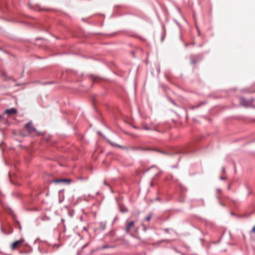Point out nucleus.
Here are the masks:
<instances>
[{"instance_id":"nucleus-1","label":"nucleus","mask_w":255,"mask_h":255,"mask_svg":"<svg viewBox=\"0 0 255 255\" xmlns=\"http://www.w3.org/2000/svg\"><path fill=\"white\" fill-rule=\"evenodd\" d=\"M133 150H139V151H155L161 153L164 155H168V153L164 151L163 150L158 149H155V148H143L142 147H134L132 148Z\"/></svg>"},{"instance_id":"nucleus-2","label":"nucleus","mask_w":255,"mask_h":255,"mask_svg":"<svg viewBox=\"0 0 255 255\" xmlns=\"http://www.w3.org/2000/svg\"><path fill=\"white\" fill-rule=\"evenodd\" d=\"M134 221H128L127 220L125 224L124 230L126 233L128 234H129L131 230L134 227Z\"/></svg>"},{"instance_id":"nucleus-3","label":"nucleus","mask_w":255,"mask_h":255,"mask_svg":"<svg viewBox=\"0 0 255 255\" xmlns=\"http://www.w3.org/2000/svg\"><path fill=\"white\" fill-rule=\"evenodd\" d=\"M253 99H246L245 98H241L240 100V103L242 106L245 107L250 106L253 103Z\"/></svg>"},{"instance_id":"nucleus-4","label":"nucleus","mask_w":255,"mask_h":255,"mask_svg":"<svg viewBox=\"0 0 255 255\" xmlns=\"http://www.w3.org/2000/svg\"><path fill=\"white\" fill-rule=\"evenodd\" d=\"M202 58V55L201 54L191 55L190 56V62L193 64H195L196 62L200 61Z\"/></svg>"},{"instance_id":"nucleus-5","label":"nucleus","mask_w":255,"mask_h":255,"mask_svg":"<svg viewBox=\"0 0 255 255\" xmlns=\"http://www.w3.org/2000/svg\"><path fill=\"white\" fill-rule=\"evenodd\" d=\"M24 127L29 133H32V132L36 131V128L33 127L31 122L25 124Z\"/></svg>"},{"instance_id":"nucleus-6","label":"nucleus","mask_w":255,"mask_h":255,"mask_svg":"<svg viewBox=\"0 0 255 255\" xmlns=\"http://www.w3.org/2000/svg\"><path fill=\"white\" fill-rule=\"evenodd\" d=\"M72 181V180L70 179H55L53 180V182L55 183H63L65 184H70Z\"/></svg>"},{"instance_id":"nucleus-7","label":"nucleus","mask_w":255,"mask_h":255,"mask_svg":"<svg viewBox=\"0 0 255 255\" xmlns=\"http://www.w3.org/2000/svg\"><path fill=\"white\" fill-rule=\"evenodd\" d=\"M24 240L23 239H20L19 240L16 241L14 242L11 246V248L12 250L15 249L19 245H21L23 243Z\"/></svg>"},{"instance_id":"nucleus-8","label":"nucleus","mask_w":255,"mask_h":255,"mask_svg":"<svg viewBox=\"0 0 255 255\" xmlns=\"http://www.w3.org/2000/svg\"><path fill=\"white\" fill-rule=\"evenodd\" d=\"M5 114L8 115H13L17 113V110L14 108H12L10 109H7L4 112Z\"/></svg>"},{"instance_id":"nucleus-9","label":"nucleus","mask_w":255,"mask_h":255,"mask_svg":"<svg viewBox=\"0 0 255 255\" xmlns=\"http://www.w3.org/2000/svg\"><path fill=\"white\" fill-rule=\"evenodd\" d=\"M120 211L122 213H126L128 211V208L124 206H120Z\"/></svg>"},{"instance_id":"nucleus-10","label":"nucleus","mask_w":255,"mask_h":255,"mask_svg":"<svg viewBox=\"0 0 255 255\" xmlns=\"http://www.w3.org/2000/svg\"><path fill=\"white\" fill-rule=\"evenodd\" d=\"M110 144H111L112 145H113V146H115V147H119L121 148H124V147L122 146H121V145H118V144H116V143H114L111 141H108Z\"/></svg>"},{"instance_id":"nucleus-11","label":"nucleus","mask_w":255,"mask_h":255,"mask_svg":"<svg viewBox=\"0 0 255 255\" xmlns=\"http://www.w3.org/2000/svg\"><path fill=\"white\" fill-rule=\"evenodd\" d=\"M168 99L169 101L171 103H172L173 105H174L176 107H178L177 104L174 102V101L172 99H171L170 97H168Z\"/></svg>"},{"instance_id":"nucleus-12","label":"nucleus","mask_w":255,"mask_h":255,"mask_svg":"<svg viewBox=\"0 0 255 255\" xmlns=\"http://www.w3.org/2000/svg\"><path fill=\"white\" fill-rule=\"evenodd\" d=\"M1 74H2L3 78L5 80H8V79L6 78L7 75H6V73L5 72H2ZM10 79V78H8V79Z\"/></svg>"},{"instance_id":"nucleus-13","label":"nucleus","mask_w":255,"mask_h":255,"mask_svg":"<svg viewBox=\"0 0 255 255\" xmlns=\"http://www.w3.org/2000/svg\"><path fill=\"white\" fill-rule=\"evenodd\" d=\"M152 217V214H149L148 216H147L146 218H145V220L146 221H149L151 219V218Z\"/></svg>"},{"instance_id":"nucleus-14","label":"nucleus","mask_w":255,"mask_h":255,"mask_svg":"<svg viewBox=\"0 0 255 255\" xmlns=\"http://www.w3.org/2000/svg\"><path fill=\"white\" fill-rule=\"evenodd\" d=\"M110 248V247L109 246L104 245L101 247V249L104 250V249H108V248Z\"/></svg>"},{"instance_id":"nucleus-15","label":"nucleus","mask_w":255,"mask_h":255,"mask_svg":"<svg viewBox=\"0 0 255 255\" xmlns=\"http://www.w3.org/2000/svg\"><path fill=\"white\" fill-rule=\"evenodd\" d=\"M143 128L145 130H151V128H149L148 126H144L143 127Z\"/></svg>"},{"instance_id":"nucleus-16","label":"nucleus","mask_w":255,"mask_h":255,"mask_svg":"<svg viewBox=\"0 0 255 255\" xmlns=\"http://www.w3.org/2000/svg\"><path fill=\"white\" fill-rule=\"evenodd\" d=\"M252 232H255V226L253 227V228L252 230Z\"/></svg>"},{"instance_id":"nucleus-17","label":"nucleus","mask_w":255,"mask_h":255,"mask_svg":"<svg viewBox=\"0 0 255 255\" xmlns=\"http://www.w3.org/2000/svg\"><path fill=\"white\" fill-rule=\"evenodd\" d=\"M199 107V105H197L196 106H194L193 107V108H192V109H194L195 108H198Z\"/></svg>"},{"instance_id":"nucleus-18","label":"nucleus","mask_w":255,"mask_h":255,"mask_svg":"<svg viewBox=\"0 0 255 255\" xmlns=\"http://www.w3.org/2000/svg\"><path fill=\"white\" fill-rule=\"evenodd\" d=\"M217 192H221V190L220 189H217Z\"/></svg>"},{"instance_id":"nucleus-19","label":"nucleus","mask_w":255,"mask_h":255,"mask_svg":"<svg viewBox=\"0 0 255 255\" xmlns=\"http://www.w3.org/2000/svg\"><path fill=\"white\" fill-rule=\"evenodd\" d=\"M220 179H221V180H225V179H226V178L225 177H220Z\"/></svg>"},{"instance_id":"nucleus-20","label":"nucleus","mask_w":255,"mask_h":255,"mask_svg":"<svg viewBox=\"0 0 255 255\" xmlns=\"http://www.w3.org/2000/svg\"><path fill=\"white\" fill-rule=\"evenodd\" d=\"M104 184L106 185H108V184L106 183V181L105 180L104 182Z\"/></svg>"},{"instance_id":"nucleus-21","label":"nucleus","mask_w":255,"mask_h":255,"mask_svg":"<svg viewBox=\"0 0 255 255\" xmlns=\"http://www.w3.org/2000/svg\"><path fill=\"white\" fill-rule=\"evenodd\" d=\"M222 170H223V171L224 172L225 171V168L224 167H223Z\"/></svg>"},{"instance_id":"nucleus-22","label":"nucleus","mask_w":255,"mask_h":255,"mask_svg":"<svg viewBox=\"0 0 255 255\" xmlns=\"http://www.w3.org/2000/svg\"><path fill=\"white\" fill-rule=\"evenodd\" d=\"M165 231L166 232H168V229H166L165 230Z\"/></svg>"},{"instance_id":"nucleus-23","label":"nucleus","mask_w":255,"mask_h":255,"mask_svg":"<svg viewBox=\"0 0 255 255\" xmlns=\"http://www.w3.org/2000/svg\"><path fill=\"white\" fill-rule=\"evenodd\" d=\"M134 128H136V129H138V128L137 127H135V126L134 127Z\"/></svg>"},{"instance_id":"nucleus-24","label":"nucleus","mask_w":255,"mask_h":255,"mask_svg":"<svg viewBox=\"0 0 255 255\" xmlns=\"http://www.w3.org/2000/svg\"><path fill=\"white\" fill-rule=\"evenodd\" d=\"M43 9H39V11L43 10Z\"/></svg>"},{"instance_id":"nucleus-25","label":"nucleus","mask_w":255,"mask_h":255,"mask_svg":"<svg viewBox=\"0 0 255 255\" xmlns=\"http://www.w3.org/2000/svg\"><path fill=\"white\" fill-rule=\"evenodd\" d=\"M217 198L219 200V197L217 196Z\"/></svg>"}]
</instances>
